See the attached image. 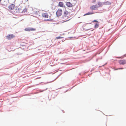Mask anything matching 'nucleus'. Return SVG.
<instances>
[{
  "label": "nucleus",
  "instance_id": "5701e85b",
  "mask_svg": "<svg viewBox=\"0 0 126 126\" xmlns=\"http://www.w3.org/2000/svg\"><path fill=\"white\" fill-rule=\"evenodd\" d=\"M68 20H66V21H68Z\"/></svg>",
  "mask_w": 126,
  "mask_h": 126
},
{
  "label": "nucleus",
  "instance_id": "0eeeda50",
  "mask_svg": "<svg viewBox=\"0 0 126 126\" xmlns=\"http://www.w3.org/2000/svg\"><path fill=\"white\" fill-rule=\"evenodd\" d=\"M66 5L67 7H72L74 6V5L72 4L70 2H67Z\"/></svg>",
  "mask_w": 126,
  "mask_h": 126
},
{
  "label": "nucleus",
  "instance_id": "f8f14e48",
  "mask_svg": "<svg viewBox=\"0 0 126 126\" xmlns=\"http://www.w3.org/2000/svg\"><path fill=\"white\" fill-rule=\"evenodd\" d=\"M27 11V10L26 9H24V10H22V9H20V10L19 11V12H26Z\"/></svg>",
  "mask_w": 126,
  "mask_h": 126
},
{
  "label": "nucleus",
  "instance_id": "1a4fd4ad",
  "mask_svg": "<svg viewBox=\"0 0 126 126\" xmlns=\"http://www.w3.org/2000/svg\"><path fill=\"white\" fill-rule=\"evenodd\" d=\"M42 16L43 17L45 18H48L49 16L48 14L47 13H44L42 14Z\"/></svg>",
  "mask_w": 126,
  "mask_h": 126
},
{
  "label": "nucleus",
  "instance_id": "f257e3e1",
  "mask_svg": "<svg viewBox=\"0 0 126 126\" xmlns=\"http://www.w3.org/2000/svg\"><path fill=\"white\" fill-rule=\"evenodd\" d=\"M70 17V13L66 10H65L63 15V17L64 18H66L67 19Z\"/></svg>",
  "mask_w": 126,
  "mask_h": 126
},
{
  "label": "nucleus",
  "instance_id": "39448f33",
  "mask_svg": "<svg viewBox=\"0 0 126 126\" xmlns=\"http://www.w3.org/2000/svg\"><path fill=\"white\" fill-rule=\"evenodd\" d=\"M15 37V36L13 34H11L8 35L6 36V38L8 40H10L11 39Z\"/></svg>",
  "mask_w": 126,
  "mask_h": 126
},
{
  "label": "nucleus",
  "instance_id": "4be33fe9",
  "mask_svg": "<svg viewBox=\"0 0 126 126\" xmlns=\"http://www.w3.org/2000/svg\"><path fill=\"white\" fill-rule=\"evenodd\" d=\"M1 0H0V1H1Z\"/></svg>",
  "mask_w": 126,
  "mask_h": 126
},
{
  "label": "nucleus",
  "instance_id": "6e6552de",
  "mask_svg": "<svg viewBox=\"0 0 126 126\" xmlns=\"http://www.w3.org/2000/svg\"><path fill=\"white\" fill-rule=\"evenodd\" d=\"M96 5H93L90 7V9L92 10H95L97 8Z\"/></svg>",
  "mask_w": 126,
  "mask_h": 126
},
{
  "label": "nucleus",
  "instance_id": "423d86ee",
  "mask_svg": "<svg viewBox=\"0 0 126 126\" xmlns=\"http://www.w3.org/2000/svg\"><path fill=\"white\" fill-rule=\"evenodd\" d=\"M118 62L120 64L124 65L126 64V60H119Z\"/></svg>",
  "mask_w": 126,
  "mask_h": 126
},
{
  "label": "nucleus",
  "instance_id": "9b49d317",
  "mask_svg": "<svg viewBox=\"0 0 126 126\" xmlns=\"http://www.w3.org/2000/svg\"><path fill=\"white\" fill-rule=\"evenodd\" d=\"M58 5L60 7H63L64 5L63 2H60L59 3Z\"/></svg>",
  "mask_w": 126,
  "mask_h": 126
},
{
  "label": "nucleus",
  "instance_id": "f03ea898",
  "mask_svg": "<svg viewBox=\"0 0 126 126\" xmlns=\"http://www.w3.org/2000/svg\"><path fill=\"white\" fill-rule=\"evenodd\" d=\"M63 11L61 9H59L56 12V14L57 16H61L62 14Z\"/></svg>",
  "mask_w": 126,
  "mask_h": 126
},
{
  "label": "nucleus",
  "instance_id": "4468645a",
  "mask_svg": "<svg viewBox=\"0 0 126 126\" xmlns=\"http://www.w3.org/2000/svg\"><path fill=\"white\" fill-rule=\"evenodd\" d=\"M99 26V25L98 23H97L95 24L94 27L95 28H97Z\"/></svg>",
  "mask_w": 126,
  "mask_h": 126
},
{
  "label": "nucleus",
  "instance_id": "412c9836",
  "mask_svg": "<svg viewBox=\"0 0 126 126\" xmlns=\"http://www.w3.org/2000/svg\"><path fill=\"white\" fill-rule=\"evenodd\" d=\"M19 9H19V8H18V10H19Z\"/></svg>",
  "mask_w": 126,
  "mask_h": 126
},
{
  "label": "nucleus",
  "instance_id": "f3484780",
  "mask_svg": "<svg viewBox=\"0 0 126 126\" xmlns=\"http://www.w3.org/2000/svg\"><path fill=\"white\" fill-rule=\"evenodd\" d=\"M93 22H97V23H98V22L96 20H93Z\"/></svg>",
  "mask_w": 126,
  "mask_h": 126
},
{
  "label": "nucleus",
  "instance_id": "20e7f679",
  "mask_svg": "<svg viewBox=\"0 0 126 126\" xmlns=\"http://www.w3.org/2000/svg\"><path fill=\"white\" fill-rule=\"evenodd\" d=\"M16 7L15 5L14 4H12L10 5L8 7V8L10 10H14Z\"/></svg>",
  "mask_w": 126,
  "mask_h": 126
},
{
  "label": "nucleus",
  "instance_id": "7ed1b4c3",
  "mask_svg": "<svg viewBox=\"0 0 126 126\" xmlns=\"http://www.w3.org/2000/svg\"><path fill=\"white\" fill-rule=\"evenodd\" d=\"M24 30L26 31L30 32L35 31L36 30V29L35 28H27L24 29Z\"/></svg>",
  "mask_w": 126,
  "mask_h": 126
},
{
  "label": "nucleus",
  "instance_id": "9d476101",
  "mask_svg": "<svg viewBox=\"0 0 126 126\" xmlns=\"http://www.w3.org/2000/svg\"><path fill=\"white\" fill-rule=\"evenodd\" d=\"M103 5V4L102 3L100 2H98L97 3V8L98 7H102Z\"/></svg>",
  "mask_w": 126,
  "mask_h": 126
},
{
  "label": "nucleus",
  "instance_id": "a211bd4d",
  "mask_svg": "<svg viewBox=\"0 0 126 126\" xmlns=\"http://www.w3.org/2000/svg\"><path fill=\"white\" fill-rule=\"evenodd\" d=\"M96 1V0H92L91 2L93 3L95 2Z\"/></svg>",
  "mask_w": 126,
  "mask_h": 126
},
{
  "label": "nucleus",
  "instance_id": "aec40b11",
  "mask_svg": "<svg viewBox=\"0 0 126 126\" xmlns=\"http://www.w3.org/2000/svg\"><path fill=\"white\" fill-rule=\"evenodd\" d=\"M123 69V68H120V69ZM119 69H120L119 68Z\"/></svg>",
  "mask_w": 126,
  "mask_h": 126
},
{
  "label": "nucleus",
  "instance_id": "dca6fc26",
  "mask_svg": "<svg viewBox=\"0 0 126 126\" xmlns=\"http://www.w3.org/2000/svg\"><path fill=\"white\" fill-rule=\"evenodd\" d=\"M111 4V3H110L109 2H108V1L104 3V4Z\"/></svg>",
  "mask_w": 126,
  "mask_h": 126
},
{
  "label": "nucleus",
  "instance_id": "6ab92c4d",
  "mask_svg": "<svg viewBox=\"0 0 126 126\" xmlns=\"http://www.w3.org/2000/svg\"><path fill=\"white\" fill-rule=\"evenodd\" d=\"M47 21H49V20H52L50 19H47Z\"/></svg>",
  "mask_w": 126,
  "mask_h": 126
},
{
  "label": "nucleus",
  "instance_id": "2eb2a0df",
  "mask_svg": "<svg viewBox=\"0 0 126 126\" xmlns=\"http://www.w3.org/2000/svg\"><path fill=\"white\" fill-rule=\"evenodd\" d=\"M63 38V37H62L59 36V37H56L55 38V39H61V38Z\"/></svg>",
  "mask_w": 126,
  "mask_h": 126
},
{
  "label": "nucleus",
  "instance_id": "ddd939ff",
  "mask_svg": "<svg viewBox=\"0 0 126 126\" xmlns=\"http://www.w3.org/2000/svg\"><path fill=\"white\" fill-rule=\"evenodd\" d=\"M94 13H93L92 12H88L86 14H85L84 15L86 16L87 15H92L94 14Z\"/></svg>",
  "mask_w": 126,
  "mask_h": 126
}]
</instances>
